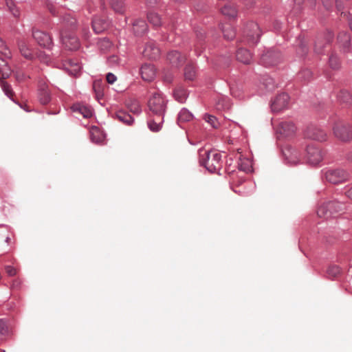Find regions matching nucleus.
Listing matches in <instances>:
<instances>
[{
    "mask_svg": "<svg viewBox=\"0 0 352 352\" xmlns=\"http://www.w3.org/2000/svg\"><path fill=\"white\" fill-rule=\"evenodd\" d=\"M109 26L108 21L102 17L96 16L92 21V28L94 31L97 33H101Z\"/></svg>",
    "mask_w": 352,
    "mask_h": 352,
    "instance_id": "nucleus-20",
    "label": "nucleus"
},
{
    "mask_svg": "<svg viewBox=\"0 0 352 352\" xmlns=\"http://www.w3.org/2000/svg\"><path fill=\"white\" fill-rule=\"evenodd\" d=\"M221 31L225 38L232 40L235 36V32L230 24L226 23L221 27Z\"/></svg>",
    "mask_w": 352,
    "mask_h": 352,
    "instance_id": "nucleus-31",
    "label": "nucleus"
},
{
    "mask_svg": "<svg viewBox=\"0 0 352 352\" xmlns=\"http://www.w3.org/2000/svg\"><path fill=\"white\" fill-rule=\"evenodd\" d=\"M63 23L64 28L60 32V36L63 45L69 50H78L80 47L78 38L67 30V28H74L76 19L70 14H67L63 16Z\"/></svg>",
    "mask_w": 352,
    "mask_h": 352,
    "instance_id": "nucleus-1",
    "label": "nucleus"
},
{
    "mask_svg": "<svg viewBox=\"0 0 352 352\" xmlns=\"http://www.w3.org/2000/svg\"><path fill=\"white\" fill-rule=\"evenodd\" d=\"M32 36L41 46L47 47L51 44V38L49 35L40 30H33Z\"/></svg>",
    "mask_w": 352,
    "mask_h": 352,
    "instance_id": "nucleus-18",
    "label": "nucleus"
},
{
    "mask_svg": "<svg viewBox=\"0 0 352 352\" xmlns=\"http://www.w3.org/2000/svg\"><path fill=\"white\" fill-rule=\"evenodd\" d=\"M140 72L142 78L145 81L153 80L156 75V69L155 66L151 63L142 65Z\"/></svg>",
    "mask_w": 352,
    "mask_h": 352,
    "instance_id": "nucleus-16",
    "label": "nucleus"
},
{
    "mask_svg": "<svg viewBox=\"0 0 352 352\" xmlns=\"http://www.w3.org/2000/svg\"><path fill=\"white\" fill-rule=\"evenodd\" d=\"M155 116V117L148 122V127L152 131L157 132L161 129L164 120V115Z\"/></svg>",
    "mask_w": 352,
    "mask_h": 352,
    "instance_id": "nucleus-26",
    "label": "nucleus"
},
{
    "mask_svg": "<svg viewBox=\"0 0 352 352\" xmlns=\"http://www.w3.org/2000/svg\"><path fill=\"white\" fill-rule=\"evenodd\" d=\"M283 155L288 163L291 164H296L300 161L299 152L291 148H286L283 151Z\"/></svg>",
    "mask_w": 352,
    "mask_h": 352,
    "instance_id": "nucleus-21",
    "label": "nucleus"
},
{
    "mask_svg": "<svg viewBox=\"0 0 352 352\" xmlns=\"http://www.w3.org/2000/svg\"><path fill=\"white\" fill-rule=\"evenodd\" d=\"M289 96L286 93H282L273 100L271 108L274 112H279L287 109L289 106Z\"/></svg>",
    "mask_w": 352,
    "mask_h": 352,
    "instance_id": "nucleus-10",
    "label": "nucleus"
},
{
    "mask_svg": "<svg viewBox=\"0 0 352 352\" xmlns=\"http://www.w3.org/2000/svg\"><path fill=\"white\" fill-rule=\"evenodd\" d=\"M133 30L136 35L141 36L147 30V24L143 20H136L133 23Z\"/></svg>",
    "mask_w": 352,
    "mask_h": 352,
    "instance_id": "nucleus-27",
    "label": "nucleus"
},
{
    "mask_svg": "<svg viewBox=\"0 0 352 352\" xmlns=\"http://www.w3.org/2000/svg\"><path fill=\"white\" fill-rule=\"evenodd\" d=\"M336 6H337V8H338L339 10H341L342 6H341V5L339 3V2H338V0H336Z\"/></svg>",
    "mask_w": 352,
    "mask_h": 352,
    "instance_id": "nucleus-58",
    "label": "nucleus"
},
{
    "mask_svg": "<svg viewBox=\"0 0 352 352\" xmlns=\"http://www.w3.org/2000/svg\"><path fill=\"white\" fill-rule=\"evenodd\" d=\"M308 162L312 165L318 164L323 159V153L318 147L309 146L307 148Z\"/></svg>",
    "mask_w": 352,
    "mask_h": 352,
    "instance_id": "nucleus-13",
    "label": "nucleus"
},
{
    "mask_svg": "<svg viewBox=\"0 0 352 352\" xmlns=\"http://www.w3.org/2000/svg\"><path fill=\"white\" fill-rule=\"evenodd\" d=\"M281 60V54L275 50H268L262 55L261 61L265 66H272Z\"/></svg>",
    "mask_w": 352,
    "mask_h": 352,
    "instance_id": "nucleus-11",
    "label": "nucleus"
},
{
    "mask_svg": "<svg viewBox=\"0 0 352 352\" xmlns=\"http://www.w3.org/2000/svg\"><path fill=\"white\" fill-rule=\"evenodd\" d=\"M349 160L352 162V152L349 155Z\"/></svg>",
    "mask_w": 352,
    "mask_h": 352,
    "instance_id": "nucleus-60",
    "label": "nucleus"
},
{
    "mask_svg": "<svg viewBox=\"0 0 352 352\" xmlns=\"http://www.w3.org/2000/svg\"><path fill=\"white\" fill-rule=\"evenodd\" d=\"M6 6L8 10L12 13V14L14 17H18L19 16V10L16 7L15 3L13 0H5Z\"/></svg>",
    "mask_w": 352,
    "mask_h": 352,
    "instance_id": "nucleus-37",
    "label": "nucleus"
},
{
    "mask_svg": "<svg viewBox=\"0 0 352 352\" xmlns=\"http://www.w3.org/2000/svg\"><path fill=\"white\" fill-rule=\"evenodd\" d=\"M108 83L113 84L117 79L116 76L112 73H108L106 76Z\"/></svg>",
    "mask_w": 352,
    "mask_h": 352,
    "instance_id": "nucleus-51",
    "label": "nucleus"
},
{
    "mask_svg": "<svg viewBox=\"0 0 352 352\" xmlns=\"http://www.w3.org/2000/svg\"><path fill=\"white\" fill-rule=\"evenodd\" d=\"M332 37L333 36H332L331 34L329 33V35H328V38L326 39V43H329L331 41Z\"/></svg>",
    "mask_w": 352,
    "mask_h": 352,
    "instance_id": "nucleus-57",
    "label": "nucleus"
},
{
    "mask_svg": "<svg viewBox=\"0 0 352 352\" xmlns=\"http://www.w3.org/2000/svg\"><path fill=\"white\" fill-rule=\"evenodd\" d=\"M323 46H324L323 41H322L321 38H318L315 43L314 50H315L316 53H317V54L321 53L322 48L323 47Z\"/></svg>",
    "mask_w": 352,
    "mask_h": 352,
    "instance_id": "nucleus-49",
    "label": "nucleus"
},
{
    "mask_svg": "<svg viewBox=\"0 0 352 352\" xmlns=\"http://www.w3.org/2000/svg\"><path fill=\"white\" fill-rule=\"evenodd\" d=\"M147 18L150 23L153 25L159 26L161 25V19L157 14L150 12L148 13Z\"/></svg>",
    "mask_w": 352,
    "mask_h": 352,
    "instance_id": "nucleus-36",
    "label": "nucleus"
},
{
    "mask_svg": "<svg viewBox=\"0 0 352 352\" xmlns=\"http://www.w3.org/2000/svg\"><path fill=\"white\" fill-rule=\"evenodd\" d=\"M118 61V57L116 56H112L111 57H109V63H116Z\"/></svg>",
    "mask_w": 352,
    "mask_h": 352,
    "instance_id": "nucleus-54",
    "label": "nucleus"
},
{
    "mask_svg": "<svg viewBox=\"0 0 352 352\" xmlns=\"http://www.w3.org/2000/svg\"><path fill=\"white\" fill-rule=\"evenodd\" d=\"M38 98L39 102L44 105L48 104L51 100L48 85L44 80L38 81Z\"/></svg>",
    "mask_w": 352,
    "mask_h": 352,
    "instance_id": "nucleus-15",
    "label": "nucleus"
},
{
    "mask_svg": "<svg viewBox=\"0 0 352 352\" xmlns=\"http://www.w3.org/2000/svg\"><path fill=\"white\" fill-rule=\"evenodd\" d=\"M335 136L343 142L352 140V127L342 120L336 122L333 128Z\"/></svg>",
    "mask_w": 352,
    "mask_h": 352,
    "instance_id": "nucleus-7",
    "label": "nucleus"
},
{
    "mask_svg": "<svg viewBox=\"0 0 352 352\" xmlns=\"http://www.w3.org/2000/svg\"><path fill=\"white\" fill-rule=\"evenodd\" d=\"M9 333V329L6 322L0 320V340H3Z\"/></svg>",
    "mask_w": 352,
    "mask_h": 352,
    "instance_id": "nucleus-42",
    "label": "nucleus"
},
{
    "mask_svg": "<svg viewBox=\"0 0 352 352\" xmlns=\"http://www.w3.org/2000/svg\"><path fill=\"white\" fill-rule=\"evenodd\" d=\"M344 208V205L342 203L335 201H329L320 206L317 210V214L319 217L328 219L342 212Z\"/></svg>",
    "mask_w": 352,
    "mask_h": 352,
    "instance_id": "nucleus-4",
    "label": "nucleus"
},
{
    "mask_svg": "<svg viewBox=\"0 0 352 352\" xmlns=\"http://www.w3.org/2000/svg\"><path fill=\"white\" fill-rule=\"evenodd\" d=\"M204 119L206 122L210 124V126L214 129H217L219 126V122L217 119L211 115L206 114L204 116Z\"/></svg>",
    "mask_w": 352,
    "mask_h": 352,
    "instance_id": "nucleus-39",
    "label": "nucleus"
},
{
    "mask_svg": "<svg viewBox=\"0 0 352 352\" xmlns=\"http://www.w3.org/2000/svg\"><path fill=\"white\" fill-rule=\"evenodd\" d=\"M307 45L305 41H300L299 47L297 49V54L300 56H303L307 53Z\"/></svg>",
    "mask_w": 352,
    "mask_h": 352,
    "instance_id": "nucleus-44",
    "label": "nucleus"
},
{
    "mask_svg": "<svg viewBox=\"0 0 352 352\" xmlns=\"http://www.w3.org/2000/svg\"><path fill=\"white\" fill-rule=\"evenodd\" d=\"M94 89L96 93V96L98 98H99L100 96H101L102 94L100 92V82H94Z\"/></svg>",
    "mask_w": 352,
    "mask_h": 352,
    "instance_id": "nucleus-52",
    "label": "nucleus"
},
{
    "mask_svg": "<svg viewBox=\"0 0 352 352\" xmlns=\"http://www.w3.org/2000/svg\"><path fill=\"white\" fill-rule=\"evenodd\" d=\"M98 46L102 51H107L112 47L111 42L108 38H102L98 42Z\"/></svg>",
    "mask_w": 352,
    "mask_h": 352,
    "instance_id": "nucleus-40",
    "label": "nucleus"
},
{
    "mask_svg": "<svg viewBox=\"0 0 352 352\" xmlns=\"http://www.w3.org/2000/svg\"><path fill=\"white\" fill-rule=\"evenodd\" d=\"M72 109L74 112H78L84 118H90L92 116V111L89 107L84 104L76 103L72 107Z\"/></svg>",
    "mask_w": 352,
    "mask_h": 352,
    "instance_id": "nucleus-23",
    "label": "nucleus"
},
{
    "mask_svg": "<svg viewBox=\"0 0 352 352\" xmlns=\"http://www.w3.org/2000/svg\"><path fill=\"white\" fill-rule=\"evenodd\" d=\"M342 270L339 266L332 265L329 266L327 270V274L330 278L338 277L341 274Z\"/></svg>",
    "mask_w": 352,
    "mask_h": 352,
    "instance_id": "nucleus-33",
    "label": "nucleus"
},
{
    "mask_svg": "<svg viewBox=\"0 0 352 352\" xmlns=\"http://www.w3.org/2000/svg\"><path fill=\"white\" fill-rule=\"evenodd\" d=\"M65 70L72 76H77L81 69V66L74 60H69L65 64Z\"/></svg>",
    "mask_w": 352,
    "mask_h": 352,
    "instance_id": "nucleus-25",
    "label": "nucleus"
},
{
    "mask_svg": "<svg viewBox=\"0 0 352 352\" xmlns=\"http://www.w3.org/2000/svg\"><path fill=\"white\" fill-rule=\"evenodd\" d=\"M90 138L93 142L101 144L104 140L105 136L103 132L97 126H92L90 129Z\"/></svg>",
    "mask_w": 352,
    "mask_h": 352,
    "instance_id": "nucleus-22",
    "label": "nucleus"
},
{
    "mask_svg": "<svg viewBox=\"0 0 352 352\" xmlns=\"http://www.w3.org/2000/svg\"><path fill=\"white\" fill-rule=\"evenodd\" d=\"M116 116L118 120L127 125L132 124L133 122V118L131 117V116L124 111H117L116 113Z\"/></svg>",
    "mask_w": 352,
    "mask_h": 352,
    "instance_id": "nucleus-29",
    "label": "nucleus"
},
{
    "mask_svg": "<svg viewBox=\"0 0 352 352\" xmlns=\"http://www.w3.org/2000/svg\"><path fill=\"white\" fill-rule=\"evenodd\" d=\"M338 41L344 52H347L350 47V36L344 32H340L338 36Z\"/></svg>",
    "mask_w": 352,
    "mask_h": 352,
    "instance_id": "nucleus-28",
    "label": "nucleus"
},
{
    "mask_svg": "<svg viewBox=\"0 0 352 352\" xmlns=\"http://www.w3.org/2000/svg\"><path fill=\"white\" fill-rule=\"evenodd\" d=\"M167 59L173 66L179 67L184 63L186 57L177 51H171L168 54Z\"/></svg>",
    "mask_w": 352,
    "mask_h": 352,
    "instance_id": "nucleus-19",
    "label": "nucleus"
},
{
    "mask_svg": "<svg viewBox=\"0 0 352 352\" xmlns=\"http://www.w3.org/2000/svg\"><path fill=\"white\" fill-rule=\"evenodd\" d=\"M296 131L295 124L291 121H284L279 124L277 131L279 134L289 137L293 135Z\"/></svg>",
    "mask_w": 352,
    "mask_h": 352,
    "instance_id": "nucleus-17",
    "label": "nucleus"
},
{
    "mask_svg": "<svg viewBox=\"0 0 352 352\" xmlns=\"http://www.w3.org/2000/svg\"><path fill=\"white\" fill-rule=\"evenodd\" d=\"M184 77L186 80H193L196 77V70L192 63H188L184 69Z\"/></svg>",
    "mask_w": 352,
    "mask_h": 352,
    "instance_id": "nucleus-32",
    "label": "nucleus"
},
{
    "mask_svg": "<svg viewBox=\"0 0 352 352\" xmlns=\"http://www.w3.org/2000/svg\"><path fill=\"white\" fill-rule=\"evenodd\" d=\"M221 13L230 18H234L236 16L237 11L234 6L226 5L221 8Z\"/></svg>",
    "mask_w": 352,
    "mask_h": 352,
    "instance_id": "nucleus-35",
    "label": "nucleus"
},
{
    "mask_svg": "<svg viewBox=\"0 0 352 352\" xmlns=\"http://www.w3.org/2000/svg\"><path fill=\"white\" fill-rule=\"evenodd\" d=\"M236 59L243 64H250L252 60L251 53L246 49L239 48L236 54Z\"/></svg>",
    "mask_w": 352,
    "mask_h": 352,
    "instance_id": "nucleus-24",
    "label": "nucleus"
},
{
    "mask_svg": "<svg viewBox=\"0 0 352 352\" xmlns=\"http://www.w3.org/2000/svg\"><path fill=\"white\" fill-rule=\"evenodd\" d=\"M127 108L133 113H139L141 111L140 102L135 98H129L126 101Z\"/></svg>",
    "mask_w": 352,
    "mask_h": 352,
    "instance_id": "nucleus-30",
    "label": "nucleus"
},
{
    "mask_svg": "<svg viewBox=\"0 0 352 352\" xmlns=\"http://www.w3.org/2000/svg\"><path fill=\"white\" fill-rule=\"evenodd\" d=\"M305 135L307 138L320 142L325 141L327 138V135L323 130L314 126L307 127Z\"/></svg>",
    "mask_w": 352,
    "mask_h": 352,
    "instance_id": "nucleus-12",
    "label": "nucleus"
},
{
    "mask_svg": "<svg viewBox=\"0 0 352 352\" xmlns=\"http://www.w3.org/2000/svg\"><path fill=\"white\" fill-rule=\"evenodd\" d=\"M199 155L200 164L208 171L214 173L221 170L223 162L221 155L218 151H207L202 148L199 151Z\"/></svg>",
    "mask_w": 352,
    "mask_h": 352,
    "instance_id": "nucleus-3",
    "label": "nucleus"
},
{
    "mask_svg": "<svg viewBox=\"0 0 352 352\" xmlns=\"http://www.w3.org/2000/svg\"><path fill=\"white\" fill-rule=\"evenodd\" d=\"M18 47L21 55L27 59H32L37 57L41 61H47V58L45 54L41 52H38L33 50L30 45L24 40H21L18 42Z\"/></svg>",
    "mask_w": 352,
    "mask_h": 352,
    "instance_id": "nucleus-8",
    "label": "nucleus"
},
{
    "mask_svg": "<svg viewBox=\"0 0 352 352\" xmlns=\"http://www.w3.org/2000/svg\"><path fill=\"white\" fill-rule=\"evenodd\" d=\"M349 174L342 169H331L324 173L325 179L331 184H339L346 181Z\"/></svg>",
    "mask_w": 352,
    "mask_h": 352,
    "instance_id": "nucleus-9",
    "label": "nucleus"
},
{
    "mask_svg": "<svg viewBox=\"0 0 352 352\" xmlns=\"http://www.w3.org/2000/svg\"><path fill=\"white\" fill-rule=\"evenodd\" d=\"M142 54L148 59H157L160 57V50L153 41H149L145 43Z\"/></svg>",
    "mask_w": 352,
    "mask_h": 352,
    "instance_id": "nucleus-14",
    "label": "nucleus"
},
{
    "mask_svg": "<svg viewBox=\"0 0 352 352\" xmlns=\"http://www.w3.org/2000/svg\"><path fill=\"white\" fill-rule=\"evenodd\" d=\"M196 35L198 38H202L204 34V32L202 31V30H196Z\"/></svg>",
    "mask_w": 352,
    "mask_h": 352,
    "instance_id": "nucleus-55",
    "label": "nucleus"
},
{
    "mask_svg": "<svg viewBox=\"0 0 352 352\" xmlns=\"http://www.w3.org/2000/svg\"><path fill=\"white\" fill-rule=\"evenodd\" d=\"M322 3H323L324 6L326 7L327 9H329V6L328 3L326 2V1L325 0H322Z\"/></svg>",
    "mask_w": 352,
    "mask_h": 352,
    "instance_id": "nucleus-59",
    "label": "nucleus"
},
{
    "mask_svg": "<svg viewBox=\"0 0 352 352\" xmlns=\"http://www.w3.org/2000/svg\"><path fill=\"white\" fill-rule=\"evenodd\" d=\"M174 96L176 100L182 103L187 98V91L184 88H177L174 92Z\"/></svg>",
    "mask_w": 352,
    "mask_h": 352,
    "instance_id": "nucleus-34",
    "label": "nucleus"
},
{
    "mask_svg": "<svg viewBox=\"0 0 352 352\" xmlns=\"http://www.w3.org/2000/svg\"><path fill=\"white\" fill-rule=\"evenodd\" d=\"M0 54L6 58H11V52L10 50L7 48V47L5 45L4 42L3 40L0 38Z\"/></svg>",
    "mask_w": 352,
    "mask_h": 352,
    "instance_id": "nucleus-41",
    "label": "nucleus"
},
{
    "mask_svg": "<svg viewBox=\"0 0 352 352\" xmlns=\"http://www.w3.org/2000/svg\"><path fill=\"white\" fill-rule=\"evenodd\" d=\"M5 269H6V273L10 276H14L16 274V270L13 267L8 265L6 267Z\"/></svg>",
    "mask_w": 352,
    "mask_h": 352,
    "instance_id": "nucleus-50",
    "label": "nucleus"
},
{
    "mask_svg": "<svg viewBox=\"0 0 352 352\" xmlns=\"http://www.w3.org/2000/svg\"><path fill=\"white\" fill-rule=\"evenodd\" d=\"M112 8L117 12L122 13L124 12V6L122 1L116 0L111 3Z\"/></svg>",
    "mask_w": 352,
    "mask_h": 352,
    "instance_id": "nucleus-45",
    "label": "nucleus"
},
{
    "mask_svg": "<svg viewBox=\"0 0 352 352\" xmlns=\"http://www.w3.org/2000/svg\"><path fill=\"white\" fill-rule=\"evenodd\" d=\"M346 196L352 199V187L346 192Z\"/></svg>",
    "mask_w": 352,
    "mask_h": 352,
    "instance_id": "nucleus-56",
    "label": "nucleus"
},
{
    "mask_svg": "<svg viewBox=\"0 0 352 352\" xmlns=\"http://www.w3.org/2000/svg\"><path fill=\"white\" fill-rule=\"evenodd\" d=\"M244 42L250 46L255 45L261 35V32L257 23L250 21L247 23L243 29Z\"/></svg>",
    "mask_w": 352,
    "mask_h": 352,
    "instance_id": "nucleus-5",
    "label": "nucleus"
},
{
    "mask_svg": "<svg viewBox=\"0 0 352 352\" xmlns=\"http://www.w3.org/2000/svg\"><path fill=\"white\" fill-rule=\"evenodd\" d=\"M20 285H21V281L19 280L16 279L12 282V287L17 289V288L20 287Z\"/></svg>",
    "mask_w": 352,
    "mask_h": 352,
    "instance_id": "nucleus-53",
    "label": "nucleus"
},
{
    "mask_svg": "<svg viewBox=\"0 0 352 352\" xmlns=\"http://www.w3.org/2000/svg\"><path fill=\"white\" fill-rule=\"evenodd\" d=\"M148 105L154 115H164L166 109L165 100L160 93L154 91L150 98Z\"/></svg>",
    "mask_w": 352,
    "mask_h": 352,
    "instance_id": "nucleus-6",
    "label": "nucleus"
},
{
    "mask_svg": "<svg viewBox=\"0 0 352 352\" xmlns=\"http://www.w3.org/2000/svg\"><path fill=\"white\" fill-rule=\"evenodd\" d=\"M338 97L340 100L343 102L349 103L352 102V96L347 91H341Z\"/></svg>",
    "mask_w": 352,
    "mask_h": 352,
    "instance_id": "nucleus-43",
    "label": "nucleus"
},
{
    "mask_svg": "<svg viewBox=\"0 0 352 352\" xmlns=\"http://www.w3.org/2000/svg\"><path fill=\"white\" fill-rule=\"evenodd\" d=\"M192 118V113L187 109H183L180 111L178 116L179 122H188Z\"/></svg>",
    "mask_w": 352,
    "mask_h": 352,
    "instance_id": "nucleus-38",
    "label": "nucleus"
},
{
    "mask_svg": "<svg viewBox=\"0 0 352 352\" xmlns=\"http://www.w3.org/2000/svg\"><path fill=\"white\" fill-rule=\"evenodd\" d=\"M311 76V72L309 69H305L298 74L300 79L309 80Z\"/></svg>",
    "mask_w": 352,
    "mask_h": 352,
    "instance_id": "nucleus-48",
    "label": "nucleus"
},
{
    "mask_svg": "<svg viewBox=\"0 0 352 352\" xmlns=\"http://www.w3.org/2000/svg\"><path fill=\"white\" fill-rule=\"evenodd\" d=\"M12 72L14 73L15 78L18 81H23L27 78L23 72L21 71L18 67H15L12 70L8 65V62L2 57H0V78L1 79V86L6 96H8V97L10 98H12L13 96V92L10 85L5 82L3 79L8 78Z\"/></svg>",
    "mask_w": 352,
    "mask_h": 352,
    "instance_id": "nucleus-2",
    "label": "nucleus"
},
{
    "mask_svg": "<svg viewBox=\"0 0 352 352\" xmlns=\"http://www.w3.org/2000/svg\"><path fill=\"white\" fill-rule=\"evenodd\" d=\"M239 168L244 172L250 171L251 168L250 162L248 160H241L239 163Z\"/></svg>",
    "mask_w": 352,
    "mask_h": 352,
    "instance_id": "nucleus-47",
    "label": "nucleus"
},
{
    "mask_svg": "<svg viewBox=\"0 0 352 352\" xmlns=\"http://www.w3.org/2000/svg\"><path fill=\"white\" fill-rule=\"evenodd\" d=\"M329 65L332 69H338L340 65L338 58L335 55H331L329 58Z\"/></svg>",
    "mask_w": 352,
    "mask_h": 352,
    "instance_id": "nucleus-46",
    "label": "nucleus"
}]
</instances>
